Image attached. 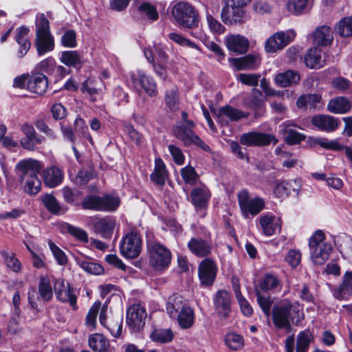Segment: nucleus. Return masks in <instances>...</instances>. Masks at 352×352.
Segmentation results:
<instances>
[{
    "label": "nucleus",
    "mask_w": 352,
    "mask_h": 352,
    "mask_svg": "<svg viewBox=\"0 0 352 352\" xmlns=\"http://www.w3.org/2000/svg\"><path fill=\"white\" fill-rule=\"evenodd\" d=\"M194 126L195 123L192 121H187V124L179 123L175 126L173 133L175 136L181 140L184 145L188 146L194 144L204 151H208L210 149L209 146L192 131V129Z\"/></svg>",
    "instance_id": "10"
},
{
    "label": "nucleus",
    "mask_w": 352,
    "mask_h": 352,
    "mask_svg": "<svg viewBox=\"0 0 352 352\" xmlns=\"http://www.w3.org/2000/svg\"><path fill=\"white\" fill-rule=\"evenodd\" d=\"M96 84V82L95 80L89 78L82 84L81 87V91L88 94L92 100H96L100 96Z\"/></svg>",
    "instance_id": "56"
},
{
    "label": "nucleus",
    "mask_w": 352,
    "mask_h": 352,
    "mask_svg": "<svg viewBox=\"0 0 352 352\" xmlns=\"http://www.w3.org/2000/svg\"><path fill=\"white\" fill-rule=\"evenodd\" d=\"M61 192L63 196L64 201L67 203L72 204L75 201H78V199L82 196L80 191L78 190H74L68 186H65L61 189Z\"/></svg>",
    "instance_id": "60"
},
{
    "label": "nucleus",
    "mask_w": 352,
    "mask_h": 352,
    "mask_svg": "<svg viewBox=\"0 0 352 352\" xmlns=\"http://www.w3.org/2000/svg\"><path fill=\"white\" fill-rule=\"evenodd\" d=\"M296 33L289 30L286 32H278L271 36L265 43V50L267 52L274 53L283 49L294 38Z\"/></svg>",
    "instance_id": "13"
},
{
    "label": "nucleus",
    "mask_w": 352,
    "mask_h": 352,
    "mask_svg": "<svg viewBox=\"0 0 352 352\" xmlns=\"http://www.w3.org/2000/svg\"><path fill=\"white\" fill-rule=\"evenodd\" d=\"M300 79V75L298 72L293 70H287L276 75L274 81L278 87H287L297 84Z\"/></svg>",
    "instance_id": "32"
},
{
    "label": "nucleus",
    "mask_w": 352,
    "mask_h": 352,
    "mask_svg": "<svg viewBox=\"0 0 352 352\" xmlns=\"http://www.w3.org/2000/svg\"><path fill=\"white\" fill-rule=\"evenodd\" d=\"M179 101V91L177 87H173L165 91L164 102L168 109H178Z\"/></svg>",
    "instance_id": "47"
},
{
    "label": "nucleus",
    "mask_w": 352,
    "mask_h": 352,
    "mask_svg": "<svg viewBox=\"0 0 352 352\" xmlns=\"http://www.w3.org/2000/svg\"><path fill=\"white\" fill-rule=\"evenodd\" d=\"M309 247L311 260L316 265H323L332 252L331 243L325 240V234L320 230L316 231L311 236Z\"/></svg>",
    "instance_id": "4"
},
{
    "label": "nucleus",
    "mask_w": 352,
    "mask_h": 352,
    "mask_svg": "<svg viewBox=\"0 0 352 352\" xmlns=\"http://www.w3.org/2000/svg\"><path fill=\"white\" fill-rule=\"evenodd\" d=\"M138 10L142 16L148 19L156 21L158 19V12L156 8L149 3H142L138 7Z\"/></svg>",
    "instance_id": "59"
},
{
    "label": "nucleus",
    "mask_w": 352,
    "mask_h": 352,
    "mask_svg": "<svg viewBox=\"0 0 352 352\" xmlns=\"http://www.w3.org/2000/svg\"><path fill=\"white\" fill-rule=\"evenodd\" d=\"M334 298L345 300L352 296V272L346 271L343 276L341 284L331 289Z\"/></svg>",
    "instance_id": "20"
},
{
    "label": "nucleus",
    "mask_w": 352,
    "mask_h": 352,
    "mask_svg": "<svg viewBox=\"0 0 352 352\" xmlns=\"http://www.w3.org/2000/svg\"><path fill=\"white\" fill-rule=\"evenodd\" d=\"M311 340L312 335L309 330L300 331L297 336L296 352H307Z\"/></svg>",
    "instance_id": "51"
},
{
    "label": "nucleus",
    "mask_w": 352,
    "mask_h": 352,
    "mask_svg": "<svg viewBox=\"0 0 352 352\" xmlns=\"http://www.w3.org/2000/svg\"><path fill=\"white\" fill-rule=\"evenodd\" d=\"M147 317L145 307L141 304H133L126 310V322L132 331H138L144 324Z\"/></svg>",
    "instance_id": "12"
},
{
    "label": "nucleus",
    "mask_w": 352,
    "mask_h": 352,
    "mask_svg": "<svg viewBox=\"0 0 352 352\" xmlns=\"http://www.w3.org/2000/svg\"><path fill=\"white\" fill-rule=\"evenodd\" d=\"M229 62L238 70L254 69L261 63L259 57L253 54H248L241 58H230Z\"/></svg>",
    "instance_id": "24"
},
{
    "label": "nucleus",
    "mask_w": 352,
    "mask_h": 352,
    "mask_svg": "<svg viewBox=\"0 0 352 352\" xmlns=\"http://www.w3.org/2000/svg\"><path fill=\"white\" fill-rule=\"evenodd\" d=\"M30 32L28 28L23 25L16 30V41L19 45L17 56L19 58L25 56L31 47V43L28 38V34Z\"/></svg>",
    "instance_id": "27"
},
{
    "label": "nucleus",
    "mask_w": 352,
    "mask_h": 352,
    "mask_svg": "<svg viewBox=\"0 0 352 352\" xmlns=\"http://www.w3.org/2000/svg\"><path fill=\"white\" fill-rule=\"evenodd\" d=\"M35 36L34 45L39 56L54 49V38L50 31V22L43 13L36 16Z\"/></svg>",
    "instance_id": "3"
},
{
    "label": "nucleus",
    "mask_w": 352,
    "mask_h": 352,
    "mask_svg": "<svg viewBox=\"0 0 352 352\" xmlns=\"http://www.w3.org/2000/svg\"><path fill=\"white\" fill-rule=\"evenodd\" d=\"M259 224L266 236H272L280 229L279 219L273 216H261L259 219Z\"/></svg>",
    "instance_id": "31"
},
{
    "label": "nucleus",
    "mask_w": 352,
    "mask_h": 352,
    "mask_svg": "<svg viewBox=\"0 0 352 352\" xmlns=\"http://www.w3.org/2000/svg\"><path fill=\"white\" fill-rule=\"evenodd\" d=\"M65 229L68 233H69L72 236L75 237L76 239H78L82 242H84V243L89 242L88 234L85 230H84L80 228L72 226L70 224H66Z\"/></svg>",
    "instance_id": "61"
},
{
    "label": "nucleus",
    "mask_w": 352,
    "mask_h": 352,
    "mask_svg": "<svg viewBox=\"0 0 352 352\" xmlns=\"http://www.w3.org/2000/svg\"><path fill=\"white\" fill-rule=\"evenodd\" d=\"M116 225V221L111 217L98 219L93 222L94 231L104 239L111 237Z\"/></svg>",
    "instance_id": "21"
},
{
    "label": "nucleus",
    "mask_w": 352,
    "mask_h": 352,
    "mask_svg": "<svg viewBox=\"0 0 352 352\" xmlns=\"http://www.w3.org/2000/svg\"><path fill=\"white\" fill-rule=\"evenodd\" d=\"M181 176L184 182L190 185H195L199 179V175L191 166H186L181 169Z\"/></svg>",
    "instance_id": "55"
},
{
    "label": "nucleus",
    "mask_w": 352,
    "mask_h": 352,
    "mask_svg": "<svg viewBox=\"0 0 352 352\" xmlns=\"http://www.w3.org/2000/svg\"><path fill=\"white\" fill-rule=\"evenodd\" d=\"M60 61L68 67L80 69L83 64L82 57L77 51L63 52L60 56Z\"/></svg>",
    "instance_id": "37"
},
{
    "label": "nucleus",
    "mask_w": 352,
    "mask_h": 352,
    "mask_svg": "<svg viewBox=\"0 0 352 352\" xmlns=\"http://www.w3.org/2000/svg\"><path fill=\"white\" fill-rule=\"evenodd\" d=\"M234 291L243 314L248 317L251 316L253 313V309L248 300L242 295L239 286L234 285Z\"/></svg>",
    "instance_id": "50"
},
{
    "label": "nucleus",
    "mask_w": 352,
    "mask_h": 352,
    "mask_svg": "<svg viewBox=\"0 0 352 352\" xmlns=\"http://www.w3.org/2000/svg\"><path fill=\"white\" fill-rule=\"evenodd\" d=\"M155 168L151 174V179L156 184L162 186L165 184L167 176L165 165L161 159L155 160Z\"/></svg>",
    "instance_id": "40"
},
{
    "label": "nucleus",
    "mask_w": 352,
    "mask_h": 352,
    "mask_svg": "<svg viewBox=\"0 0 352 352\" xmlns=\"http://www.w3.org/2000/svg\"><path fill=\"white\" fill-rule=\"evenodd\" d=\"M114 338H119L122 333V317H113L102 324Z\"/></svg>",
    "instance_id": "45"
},
{
    "label": "nucleus",
    "mask_w": 352,
    "mask_h": 352,
    "mask_svg": "<svg viewBox=\"0 0 352 352\" xmlns=\"http://www.w3.org/2000/svg\"><path fill=\"white\" fill-rule=\"evenodd\" d=\"M121 254L126 258H137L142 250V239L137 232L127 233L120 244Z\"/></svg>",
    "instance_id": "11"
},
{
    "label": "nucleus",
    "mask_w": 352,
    "mask_h": 352,
    "mask_svg": "<svg viewBox=\"0 0 352 352\" xmlns=\"http://www.w3.org/2000/svg\"><path fill=\"white\" fill-rule=\"evenodd\" d=\"M305 65L311 69H320L324 65L320 50L314 47L310 49L305 57Z\"/></svg>",
    "instance_id": "38"
},
{
    "label": "nucleus",
    "mask_w": 352,
    "mask_h": 352,
    "mask_svg": "<svg viewBox=\"0 0 352 352\" xmlns=\"http://www.w3.org/2000/svg\"><path fill=\"white\" fill-rule=\"evenodd\" d=\"M210 197V191L204 185L193 188L190 192L191 203L197 210L206 208Z\"/></svg>",
    "instance_id": "19"
},
{
    "label": "nucleus",
    "mask_w": 352,
    "mask_h": 352,
    "mask_svg": "<svg viewBox=\"0 0 352 352\" xmlns=\"http://www.w3.org/2000/svg\"><path fill=\"white\" fill-rule=\"evenodd\" d=\"M310 142L311 144H318L326 149L333 151L344 149L346 156L352 162V149L347 146H343L337 140H328L327 139L323 138H310Z\"/></svg>",
    "instance_id": "30"
},
{
    "label": "nucleus",
    "mask_w": 352,
    "mask_h": 352,
    "mask_svg": "<svg viewBox=\"0 0 352 352\" xmlns=\"http://www.w3.org/2000/svg\"><path fill=\"white\" fill-rule=\"evenodd\" d=\"M100 307L101 302L100 301H96L89 309L85 318V324L87 327H90L91 329L95 327L97 315Z\"/></svg>",
    "instance_id": "57"
},
{
    "label": "nucleus",
    "mask_w": 352,
    "mask_h": 352,
    "mask_svg": "<svg viewBox=\"0 0 352 352\" xmlns=\"http://www.w3.org/2000/svg\"><path fill=\"white\" fill-rule=\"evenodd\" d=\"M280 285V280L276 276L268 274L261 280L258 289L259 291L267 292L276 289Z\"/></svg>",
    "instance_id": "52"
},
{
    "label": "nucleus",
    "mask_w": 352,
    "mask_h": 352,
    "mask_svg": "<svg viewBox=\"0 0 352 352\" xmlns=\"http://www.w3.org/2000/svg\"><path fill=\"white\" fill-rule=\"evenodd\" d=\"M128 82L137 91L144 90L148 96H155L157 94V85L153 78L144 72L137 69L129 74Z\"/></svg>",
    "instance_id": "8"
},
{
    "label": "nucleus",
    "mask_w": 352,
    "mask_h": 352,
    "mask_svg": "<svg viewBox=\"0 0 352 352\" xmlns=\"http://www.w3.org/2000/svg\"><path fill=\"white\" fill-rule=\"evenodd\" d=\"M241 8L232 6L230 3L227 4L221 12L222 20L224 22L227 21H234V23L240 21L243 16V12Z\"/></svg>",
    "instance_id": "39"
},
{
    "label": "nucleus",
    "mask_w": 352,
    "mask_h": 352,
    "mask_svg": "<svg viewBox=\"0 0 352 352\" xmlns=\"http://www.w3.org/2000/svg\"><path fill=\"white\" fill-rule=\"evenodd\" d=\"M172 14L177 25L184 28L192 29L198 26V14L188 3L181 1L172 8Z\"/></svg>",
    "instance_id": "5"
},
{
    "label": "nucleus",
    "mask_w": 352,
    "mask_h": 352,
    "mask_svg": "<svg viewBox=\"0 0 352 352\" xmlns=\"http://www.w3.org/2000/svg\"><path fill=\"white\" fill-rule=\"evenodd\" d=\"M182 307L183 305L180 297H170L166 304L167 313L171 318H176V316L178 314Z\"/></svg>",
    "instance_id": "54"
},
{
    "label": "nucleus",
    "mask_w": 352,
    "mask_h": 352,
    "mask_svg": "<svg viewBox=\"0 0 352 352\" xmlns=\"http://www.w3.org/2000/svg\"><path fill=\"white\" fill-rule=\"evenodd\" d=\"M305 319L303 306L298 301L292 302L287 299L280 301L272 309V320L278 329H291L290 322L300 325Z\"/></svg>",
    "instance_id": "1"
},
{
    "label": "nucleus",
    "mask_w": 352,
    "mask_h": 352,
    "mask_svg": "<svg viewBox=\"0 0 352 352\" xmlns=\"http://www.w3.org/2000/svg\"><path fill=\"white\" fill-rule=\"evenodd\" d=\"M41 200L51 213L60 214L65 212L55 197L51 194H45L42 197Z\"/></svg>",
    "instance_id": "44"
},
{
    "label": "nucleus",
    "mask_w": 352,
    "mask_h": 352,
    "mask_svg": "<svg viewBox=\"0 0 352 352\" xmlns=\"http://www.w3.org/2000/svg\"><path fill=\"white\" fill-rule=\"evenodd\" d=\"M168 37L170 40L181 46L188 47L195 49L197 48V45L195 43L192 42L180 34L171 32L168 34Z\"/></svg>",
    "instance_id": "62"
},
{
    "label": "nucleus",
    "mask_w": 352,
    "mask_h": 352,
    "mask_svg": "<svg viewBox=\"0 0 352 352\" xmlns=\"http://www.w3.org/2000/svg\"><path fill=\"white\" fill-rule=\"evenodd\" d=\"M225 44L229 51L236 54H245L250 46L248 38L241 34H230L226 36Z\"/></svg>",
    "instance_id": "18"
},
{
    "label": "nucleus",
    "mask_w": 352,
    "mask_h": 352,
    "mask_svg": "<svg viewBox=\"0 0 352 352\" xmlns=\"http://www.w3.org/2000/svg\"><path fill=\"white\" fill-rule=\"evenodd\" d=\"M312 0H289L288 9L294 14L298 15L311 6Z\"/></svg>",
    "instance_id": "49"
},
{
    "label": "nucleus",
    "mask_w": 352,
    "mask_h": 352,
    "mask_svg": "<svg viewBox=\"0 0 352 352\" xmlns=\"http://www.w3.org/2000/svg\"><path fill=\"white\" fill-rule=\"evenodd\" d=\"M16 168L25 192L36 195L41 188V182L38 177L41 166L37 160L27 159L19 161Z\"/></svg>",
    "instance_id": "2"
},
{
    "label": "nucleus",
    "mask_w": 352,
    "mask_h": 352,
    "mask_svg": "<svg viewBox=\"0 0 352 352\" xmlns=\"http://www.w3.org/2000/svg\"><path fill=\"white\" fill-rule=\"evenodd\" d=\"M60 42L65 47L72 48L76 46V34L74 30L66 31L60 38Z\"/></svg>",
    "instance_id": "64"
},
{
    "label": "nucleus",
    "mask_w": 352,
    "mask_h": 352,
    "mask_svg": "<svg viewBox=\"0 0 352 352\" xmlns=\"http://www.w3.org/2000/svg\"><path fill=\"white\" fill-rule=\"evenodd\" d=\"M336 32L342 37L352 36V16L341 19L335 26Z\"/></svg>",
    "instance_id": "46"
},
{
    "label": "nucleus",
    "mask_w": 352,
    "mask_h": 352,
    "mask_svg": "<svg viewBox=\"0 0 352 352\" xmlns=\"http://www.w3.org/2000/svg\"><path fill=\"white\" fill-rule=\"evenodd\" d=\"M256 295L257 297V302L263 313L269 316L270 314V309L273 304V300L270 296H263L258 289H256Z\"/></svg>",
    "instance_id": "58"
},
{
    "label": "nucleus",
    "mask_w": 352,
    "mask_h": 352,
    "mask_svg": "<svg viewBox=\"0 0 352 352\" xmlns=\"http://www.w3.org/2000/svg\"><path fill=\"white\" fill-rule=\"evenodd\" d=\"M187 247L193 255L199 258L210 256L214 248L211 240L200 237L191 238L188 242Z\"/></svg>",
    "instance_id": "16"
},
{
    "label": "nucleus",
    "mask_w": 352,
    "mask_h": 352,
    "mask_svg": "<svg viewBox=\"0 0 352 352\" xmlns=\"http://www.w3.org/2000/svg\"><path fill=\"white\" fill-rule=\"evenodd\" d=\"M311 123L321 131L331 132L339 126L338 119L329 115H318L312 118Z\"/></svg>",
    "instance_id": "25"
},
{
    "label": "nucleus",
    "mask_w": 352,
    "mask_h": 352,
    "mask_svg": "<svg viewBox=\"0 0 352 352\" xmlns=\"http://www.w3.org/2000/svg\"><path fill=\"white\" fill-rule=\"evenodd\" d=\"M238 202L244 217L258 214L264 208V200L258 197H250L247 190L240 191L237 195Z\"/></svg>",
    "instance_id": "9"
},
{
    "label": "nucleus",
    "mask_w": 352,
    "mask_h": 352,
    "mask_svg": "<svg viewBox=\"0 0 352 352\" xmlns=\"http://www.w3.org/2000/svg\"><path fill=\"white\" fill-rule=\"evenodd\" d=\"M351 108V102L342 96L331 99L328 104V110H350Z\"/></svg>",
    "instance_id": "53"
},
{
    "label": "nucleus",
    "mask_w": 352,
    "mask_h": 352,
    "mask_svg": "<svg viewBox=\"0 0 352 352\" xmlns=\"http://www.w3.org/2000/svg\"><path fill=\"white\" fill-rule=\"evenodd\" d=\"M89 346L94 352H109V342L100 333H94L89 338Z\"/></svg>",
    "instance_id": "36"
},
{
    "label": "nucleus",
    "mask_w": 352,
    "mask_h": 352,
    "mask_svg": "<svg viewBox=\"0 0 352 352\" xmlns=\"http://www.w3.org/2000/svg\"><path fill=\"white\" fill-rule=\"evenodd\" d=\"M149 263L156 270H162L168 267L171 261L170 251L159 241H149L147 243Z\"/></svg>",
    "instance_id": "7"
},
{
    "label": "nucleus",
    "mask_w": 352,
    "mask_h": 352,
    "mask_svg": "<svg viewBox=\"0 0 352 352\" xmlns=\"http://www.w3.org/2000/svg\"><path fill=\"white\" fill-rule=\"evenodd\" d=\"M214 302L218 315L222 318H227L231 311L230 294L226 290L219 291Z\"/></svg>",
    "instance_id": "22"
},
{
    "label": "nucleus",
    "mask_w": 352,
    "mask_h": 352,
    "mask_svg": "<svg viewBox=\"0 0 352 352\" xmlns=\"http://www.w3.org/2000/svg\"><path fill=\"white\" fill-rule=\"evenodd\" d=\"M223 341L226 346L232 351L240 350L244 345L243 336L233 331L227 333Z\"/></svg>",
    "instance_id": "41"
},
{
    "label": "nucleus",
    "mask_w": 352,
    "mask_h": 352,
    "mask_svg": "<svg viewBox=\"0 0 352 352\" xmlns=\"http://www.w3.org/2000/svg\"><path fill=\"white\" fill-rule=\"evenodd\" d=\"M54 289L56 298L63 302H69L74 309H76V296L69 283L63 279H56L54 283Z\"/></svg>",
    "instance_id": "17"
},
{
    "label": "nucleus",
    "mask_w": 352,
    "mask_h": 352,
    "mask_svg": "<svg viewBox=\"0 0 352 352\" xmlns=\"http://www.w3.org/2000/svg\"><path fill=\"white\" fill-rule=\"evenodd\" d=\"M314 44L321 46L330 45L333 39V32L329 26L322 25L316 28L313 34Z\"/></svg>",
    "instance_id": "29"
},
{
    "label": "nucleus",
    "mask_w": 352,
    "mask_h": 352,
    "mask_svg": "<svg viewBox=\"0 0 352 352\" xmlns=\"http://www.w3.org/2000/svg\"><path fill=\"white\" fill-rule=\"evenodd\" d=\"M215 114L218 121L220 122V118H229L231 120L236 121L241 118L248 117V114L244 111H211Z\"/></svg>",
    "instance_id": "63"
},
{
    "label": "nucleus",
    "mask_w": 352,
    "mask_h": 352,
    "mask_svg": "<svg viewBox=\"0 0 352 352\" xmlns=\"http://www.w3.org/2000/svg\"><path fill=\"white\" fill-rule=\"evenodd\" d=\"M176 317L179 327L184 329L190 328L195 322L194 311L188 306H183Z\"/></svg>",
    "instance_id": "35"
},
{
    "label": "nucleus",
    "mask_w": 352,
    "mask_h": 352,
    "mask_svg": "<svg viewBox=\"0 0 352 352\" xmlns=\"http://www.w3.org/2000/svg\"><path fill=\"white\" fill-rule=\"evenodd\" d=\"M217 272L215 261L211 258L203 259L198 266V276L201 285L204 287L213 284Z\"/></svg>",
    "instance_id": "14"
},
{
    "label": "nucleus",
    "mask_w": 352,
    "mask_h": 352,
    "mask_svg": "<svg viewBox=\"0 0 352 352\" xmlns=\"http://www.w3.org/2000/svg\"><path fill=\"white\" fill-rule=\"evenodd\" d=\"M278 142L277 139L270 135L257 132H250L243 134L240 138V143L244 146H266Z\"/></svg>",
    "instance_id": "15"
},
{
    "label": "nucleus",
    "mask_w": 352,
    "mask_h": 352,
    "mask_svg": "<svg viewBox=\"0 0 352 352\" xmlns=\"http://www.w3.org/2000/svg\"><path fill=\"white\" fill-rule=\"evenodd\" d=\"M43 177L46 186L50 188H54L62 183L64 175L60 168L52 166L43 171Z\"/></svg>",
    "instance_id": "28"
},
{
    "label": "nucleus",
    "mask_w": 352,
    "mask_h": 352,
    "mask_svg": "<svg viewBox=\"0 0 352 352\" xmlns=\"http://www.w3.org/2000/svg\"><path fill=\"white\" fill-rule=\"evenodd\" d=\"M294 124L287 121L281 124V132L285 135V142L291 145L300 143L305 139V135L292 129Z\"/></svg>",
    "instance_id": "33"
},
{
    "label": "nucleus",
    "mask_w": 352,
    "mask_h": 352,
    "mask_svg": "<svg viewBox=\"0 0 352 352\" xmlns=\"http://www.w3.org/2000/svg\"><path fill=\"white\" fill-rule=\"evenodd\" d=\"M301 186L299 179H290L278 182L274 189V194L278 197H287L292 192L298 194Z\"/></svg>",
    "instance_id": "23"
},
{
    "label": "nucleus",
    "mask_w": 352,
    "mask_h": 352,
    "mask_svg": "<svg viewBox=\"0 0 352 352\" xmlns=\"http://www.w3.org/2000/svg\"><path fill=\"white\" fill-rule=\"evenodd\" d=\"M76 263L84 271L91 274L100 275L104 272L102 265L91 260H83L78 258H76Z\"/></svg>",
    "instance_id": "48"
},
{
    "label": "nucleus",
    "mask_w": 352,
    "mask_h": 352,
    "mask_svg": "<svg viewBox=\"0 0 352 352\" xmlns=\"http://www.w3.org/2000/svg\"><path fill=\"white\" fill-rule=\"evenodd\" d=\"M120 204V198L109 194H106L103 197L89 195L82 201V206L85 209L104 212H113Z\"/></svg>",
    "instance_id": "6"
},
{
    "label": "nucleus",
    "mask_w": 352,
    "mask_h": 352,
    "mask_svg": "<svg viewBox=\"0 0 352 352\" xmlns=\"http://www.w3.org/2000/svg\"><path fill=\"white\" fill-rule=\"evenodd\" d=\"M38 290L39 298L43 301H49L53 296V290L50 280L47 276H41L39 280Z\"/></svg>",
    "instance_id": "42"
},
{
    "label": "nucleus",
    "mask_w": 352,
    "mask_h": 352,
    "mask_svg": "<svg viewBox=\"0 0 352 352\" xmlns=\"http://www.w3.org/2000/svg\"><path fill=\"white\" fill-rule=\"evenodd\" d=\"M321 96L318 94H305L298 98L296 106L299 109H312L321 107Z\"/></svg>",
    "instance_id": "34"
},
{
    "label": "nucleus",
    "mask_w": 352,
    "mask_h": 352,
    "mask_svg": "<svg viewBox=\"0 0 352 352\" xmlns=\"http://www.w3.org/2000/svg\"><path fill=\"white\" fill-rule=\"evenodd\" d=\"M48 87V80L46 76L37 73L31 76L28 81V89L35 94L42 95Z\"/></svg>",
    "instance_id": "26"
},
{
    "label": "nucleus",
    "mask_w": 352,
    "mask_h": 352,
    "mask_svg": "<svg viewBox=\"0 0 352 352\" xmlns=\"http://www.w3.org/2000/svg\"><path fill=\"white\" fill-rule=\"evenodd\" d=\"M174 334L170 329H155L150 334L152 341L157 343H168L173 340Z\"/></svg>",
    "instance_id": "43"
}]
</instances>
